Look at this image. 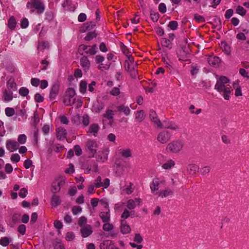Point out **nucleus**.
I'll return each mask as SVG.
<instances>
[{"instance_id":"obj_1","label":"nucleus","mask_w":249,"mask_h":249,"mask_svg":"<svg viewBox=\"0 0 249 249\" xmlns=\"http://www.w3.org/2000/svg\"><path fill=\"white\" fill-rule=\"evenodd\" d=\"M230 80L224 76H220L217 78L214 89L223 95L224 98L228 100L230 99V94L231 88L230 85Z\"/></svg>"},{"instance_id":"obj_2","label":"nucleus","mask_w":249,"mask_h":249,"mask_svg":"<svg viewBox=\"0 0 249 249\" xmlns=\"http://www.w3.org/2000/svg\"><path fill=\"white\" fill-rule=\"evenodd\" d=\"M185 142L181 139H176L168 143L165 147V151L171 155H179L184 150Z\"/></svg>"},{"instance_id":"obj_3","label":"nucleus","mask_w":249,"mask_h":249,"mask_svg":"<svg viewBox=\"0 0 249 249\" xmlns=\"http://www.w3.org/2000/svg\"><path fill=\"white\" fill-rule=\"evenodd\" d=\"M26 7L32 13L36 11L38 14H40L45 10L44 5L40 0H30L27 2Z\"/></svg>"},{"instance_id":"obj_4","label":"nucleus","mask_w":249,"mask_h":249,"mask_svg":"<svg viewBox=\"0 0 249 249\" xmlns=\"http://www.w3.org/2000/svg\"><path fill=\"white\" fill-rule=\"evenodd\" d=\"M165 183V180L163 178H156L153 179L150 185L151 192L154 195H157V193L159 192L158 190L160 184L164 185Z\"/></svg>"},{"instance_id":"obj_5","label":"nucleus","mask_w":249,"mask_h":249,"mask_svg":"<svg viewBox=\"0 0 249 249\" xmlns=\"http://www.w3.org/2000/svg\"><path fill=\"white\" fill-rule=\"evenodd\" d=\"M65 180V178L62 177L56 178L52 184L51 192L53 194L59 192L60 191L61 186L64 184Z\"/></svg>"},{"instance_id":"obj_6","label":"nucleus","mask_w":249,"mask_h":249,"mask_svg":"<svg viewBox=\"0 0 249 249\" xmlns=\"http://www.w3.org/2000/svg\"><path fill=\"white\" fill-rule=\"evenodd\" d=\"M171 135L167 131L160 132L157 135V140L161 144H165L171 139Z\"/></svg>"},{"instance_id":"obj_7","label":"nucleus","mask_w":249,"mask_h":249,"mask_svg":"<svg viewBox=\"0 0 249 249\" xmlns=\"http://www.w3.org/2000/svg\"><path fill=\"white\" fill-rule=\"evenodd\" d=\"M79 50L84 51L86 53L92 55L97 53V47L96 45L88 46L82 44L79 46Z\"/></svg>"},{"instance_id":"obj_8","label":"nucleus","mask_w":249,"mask_h":249,"mask_svg":"<svg viewBox=\"0 0 249 249\" xmlns=\"http://www.w3.org/2000/svg\"><path fill=\"white\" fill-rule=\"evenodd\" d=\"M86 146L89 151V154L92 157L94 156L96 153L97 149L98 146L97 142L94 140H89L87 142Z\"/></svg>"},{"instance_id":"obj_9","label":"nucleus","mask_w":249,"mask_h":249,"mask_svg":"<svg viewBox=\"0 0 249 249\" xmlns=\"http://www.w3.org/2000/svg\"><path fill=\"white\" fill-rule=\"evenodd\" d=\"M6 147L10 152H14L18 149V144L15 141L10 139L6 142Z\"/></svg>"},{"instance_id":"obj_10","label":"nucleus","mask_w":249,"mask_h":249,"mask_svg":"<svg viewBox=\"0 0 249 249\" xmlns=\"http://www.w3.org/2000/svg\"><path fill=\"white\" fill-rule=\"evenodd\" d=\"M80 232L83 237L89 236L92 233V228L90 225H86L81 228Z\"/></svg>"},{"instance_id":"obj_11","label":"nucleus","mask_w":249,"mask_h":249,"mask_svg":"<svg viewBox=\"0 0 249 249\" xmlns=\"http://www.w3.org/2000/svg\"><path fill=\"white\" fill-rule=\"evenodd\" d=\"M142 202L140 198H137L135 200L129 199L127 201L126 207L129 210H132L136 208L137 206H140Z\"/></svg>"},{"instance_id":"obj_12","label":"nucleus","mask_w":249,"mask_h":249,"mask_svg":"<svg viewBox=\"0 0 249 249\" xmlns=\"http://www.w3.org/2000/svg\"><path fill=\"white\" fill-rule=\"evenodd\" d=\"M149 116L151 120L153 122L155 125L159 127L162 126V124L158 118L156 112L154 110H151L150 111Z\"/></svg>"},{"instance_id":"obj_13","label":"nucleus","mask_w":249,"mask_h":249,"mask_svg":"<svg viewBox=\"0 0 249 249\" xmlns=\"http://www.w3.org/2000/svg\"><path fill=\"white\" fill-rule=\"evenodd\" d=\"M163 127L165 128L169 129L174 132L179 133L181 131V128L179 126L173 122H169L164 124Z\"/></svg>"},{"instance_id":"obj_14","label":"nucleus","mask_w":249,"mask_h":249,"mask_svg":"<svg viewBox=\"0 0 249 249\" xmlns=\"http://www.w3.org/2000/svg\"><path fill=\"white\" fill-rule=\"evenodd\" d=\"M157 194L158 197L164 198L172 196L174 194V191L169 188H166L165 189L159 191Z\"/></svg>"},{"instance_id":"obj_15","label":"nucleus","mask_w":249,"mask_h":249,"mask_svg":"<svg viewBox=\"0 0 249 249\" xmlns=\"http://www.w3.org/2000/svg\"><path fill=\"white\" fill-rule=\"evenodd\" d=\"M188 173L191 175H195L199 170V167L198 165L194 163H192L188 165L187 167Z\"/></svg>"},{"instance_id":"obj_16","label":"nucleus","mask_w":249,"mask_h":249,"mask_svg":"<svg viewBox=\"0 0 249 249\" xmlns=\"http://www.w3.org/2000/svg\"><path fill=\"white\" fill-rule=\"evenodd\" d=\"M207 61L210 65L213 67H217L220 63V59L215 56H210L207 58Z\"/></svg>"},{"instance_id":"obj_17","label":"nucleus","mask_w":249,"mask_h":249,"mask_svg":"<svg viewBox=\"0 0 249 249\" xmlns=\"http://www.w3.org/2000/svg\"><path fill=\"white\" fill-rule=\"evenodd\" d=\"M127 59H128L125 61L124 68L126 71H128L131 70L132 67H134L136 64H134L133 58L131 55H128Z\"/></svg>"},{"instance_id":"obj_18","label":"nucleus","mask_w":249,"mask_h":249,"mask_svg":"<svg viewBox=\"0 0 249 249\" xmlns=\"http://www.w3.org/2000/svg\"><path fill=\"white\" fill-rule=\"evenodd\" d=\"M104 107L105 105L103 102L97 100L93 104L92 109L94 112H99L104 108Z\"/></svg>"},{"instance_id":"obj_19","label":"nucleus","mask_w":249,"mask_h":249,"mask_svg":"<svg viewBox=\"0 0 249 249\" xmlns=\"http://www.w3.org/2000/svg\"><path fill=\"white\" fill-rule=\"evenodd\" d=\"M59 89V87L58 85L54 84L53 85L50 92V98L51 100H53L55 99L58 94Z\"/></svg>"},{"instance_id":"obj_20","label":"nucleus","mask_w":249,"mask_h":249,"mask_svg":"<svg viewBox=\"0 0 249 249\" xmlns=\"http://www.w3.org/2000/svg\"><path fill=\"white\" fill-rule=\"evenodd\" d=\"M66 130L63 128L59 127L56 129V136L59 140H64L66 138Z\"/></svg>"},{"instance_id":"obj_21","label":"nucleus","mask_w":249,"mask_h":249,"mask_svg":"<svg viewBox=\"0 0 249 249\" xmlns=\"http://www.w3.org/2000/svg\"><path fill=\"white\" fill-rule=\"evenodd\" d=\"M109 153V151L107 149H106L101 153V154L99 155L97 160L99 162H104L107 160L108 158V155Z\"/></svg>"},{"instance_id":"obj_22","label":"nucleus","mask_w":249,"mask_h":249,"mask_svg":"<svg viewBox=\"0 0 249 249\" xmlns=\"http://www.w3.org/2000/svg\"><path fill=\"white\" fill-rule=\"evenodd\" d=\"M121 231L123 234H127L130 232L131 229L130 226L124 220L121 221Z\"/></svg>"},{"instance_id":"obj_23","label":"nucleus","mask_w":249,"mask_h":249,"mask_svg":"<svg viewBox=\"0 0 249 249\" xmlns=\"http://www.w3.org/2000/svg\"><path fill=\"white\" fill-rule=\"evenodd\" d=\"M80 64L81 66L85 70H88L90 67V62L86 56H83L80 59Z\"/></svg>"},{"instance_id":"obj_24","label":"nucleus","mask_w":249,"mask_h":249,"mask_svg":"<svg viewBox=\"0 0 249 249\" xmlns=\"http://www.w3.org/2000/svg\"><path fill=\"white\" fill-rule=\"evenodd\" d=\"M117 110L120 112H123L125 115L128 116L130 114L131 110L128 107L121 105L117 107Z\"/></svg>"},{"instance_id":"obj_25","label":"nucleus","mask_w":249,"mask_h":249,"mask_svg":"<svg viewBox=\"0 0 249 249\" xmlns=\"http://www.w3.org/2000/svg\"><path fill=\"white\" fill-rule=\"evenodd\" d=\"M114 115V111L110 109H107L105 113L103 114V117L109 121L110 123L112 122L113 116Z\"/></svg>"},{"instance_id":"obj_26","label":"nucleus","mask_w":249,"mask_h":249,"mask_svg":"<svg viewBox=\"0 0 249 249\" xmlns=\"http://www.w3.org/2000/svg\"><path fill=\"white\" fill-rule=\"evenodd\" d=\"M61 203V200L59 196L53 195L51 198V204L53 207H57Z\"/></svg>"},{"instance_id":"obj_27","label":"nucleus","mask_w":249,"mask_h":249,"mask_svg":"<svg viewBox=\"0 0 249 249\" xmlns=\"http://www.w3.org/2000/svg\"><path fill=\"white\" fill-rule=\"evenodd\" d=\"M99 215L103 222L104 223L109 222L110 220L109 210L107 212L100 213Z\"/></svg>"},{"instance_id":"obj_28","label":"nucleus","mask_w":249,"mask_h":249,"mask_svg":"<svg viewBox=\"0 0 249 249\" xmlns=\"http://www.w3.org/2000/svg\"><path fill=\"white\" fill-rule=\"evenodd\" d=\"M112 244V242L110 240H105L100 244V249H110Z\"/></svg>"},{"instance_id":"obj_29","label":"nucleus","mask_w":249,"mask_h":249,"mask_svg":"<svg viewBox=\"0 0 249 249\" xmlns=\"http://www.w3.org/2000/svg\"><path fill=\"white\" fill-rule=\"evenodd\" d=\"M95 26V24L93 22H88L81 28L80 31L82 32H85L93 29Z\"/></svg>"},{"instance_id":"obj_30","label":"nucleus","mask_w":249,"mask_h":249,"mask_svg":"<svg viewBox=\"0 0 249 249\" xmlns=\"http://www.w3.org/2000/svg\"><path fill=\"white\" fill-rule=\"evenodd\" d=\"M119 153L124 158H128L132 156L131 151L129 149H121Z\"/></svg>"},{"instance_id":"obj_31","label":"nucleus","mask_w":249,"mask_h":249,"mask_svg":"<svg viewBox=\"0 0 249 249\" xmlns=\"http://www.w3.org/2000/svg\"><path fill=\"white\" fill-rule=\"evenodd\" d=\"M145 116L143 110L137 111L135 113V119L137 122H141L144 119Z\"/></svg>"},{"instance_id":"obj_32","label":"nucleus","mask_w":249,"mask_h":249,"mask_svg":"<svg viewBox=\"0 0 249 249\" xmlns=\"http://www.w3.org/2000/svg\"><path fill=\"white\" fill-rule=\"evenodd\" d=\"M175 165V161L172 160H169L162 164V167L166 170L170 169Z\"/></svg>"},{"instance_id":"obj_33","label":"nucleus","mask_w":249,"mask_h":249,"mask_svg":"<svg viewBox=\"0 0 249 249\" xmlns=\"http://www.w3.org/2000/svg\"><path fill=\"white\" fill-rule=\"evenodd\" d=\"M220 47L223 52L227 54L231 53V47L227 44L226 42H222L221 43Z\"/></svg>"},{"instance_id":"obj_34","label":"nucleus","mask_w":249,"mask_h":249,"mask_svg":"<svg viewBox=\"0 0 249 249\" xmlns=\"http://www.w3.org/2000/svg\"><path fill=\"white\" fill-rule=\"evenodd\" d=\"M161 45L170 49L172 48V43L169 39L166 38H162L161 40Z\"/></svg>"},{"instance_id":"obj_35","label":"nucleus","mask_w":249,"mask_h":249,"mask_svg":"<svg viewBox=\"0 0 249 249\" xmlns=\"http://www.w3.org/2000/svg\"><path fill=\"white\" fill-rule=\"evenodd\" d=\"M114 229V226L109 222H105L103 225V229L105 231H111Z\"/></svg>"},{"instance_id":"obj_36","label":"nucleus","mask_w":249,"mask_h":249,"mask_svg":"<svg viewBox=\"0 0 249 249\" xmlns=\"http://www.w3.org/2000/svg\"><path fill=\"white\" fill-rule=\"evenodd\" d=\"M99 130V126L97 124H91L89 128V132L90 133H93L94 136H96V134L97 133Z\"/></svg>"},{"instance_id":"obj_37","label":"nucleus","mask_w":249,"mask_h":249,"mask_svg":"<svg viewBox=\"0 0 249 249\" xmlns=\"http://www.w3.org/2000/svg\"><path fill=\"white\" fill-rule=\"evenodd\" d=\"M87 86V83L85 81L82 80L80 82V83L79 85V91L81 93L84 94L86 92Z\"/></svg>"},{"instance_id":"obj_38","label":"nucleus","mask_w":249,"mask_h":249,"mask_svg":"<svg viewBox=\"0 0 249 249\" xmlns=\"http://www.w3.org/2000/svg\"><path fill=\"white\" fill-rule=\"evenodd\" d=\"M4 101L8 102L13 99V93L10 90H5L4 92Z\"/></svg>"},{"instance_id":"obj_39","label":"nucleus","mask_w":249,"mask_h":249,"mask_svg":"<svg viewBox=\"0 0 249 249\" xmlns=\"http://www.w3.org/2000/svg\"><path fill=\"white\" fill-rule=\"evenodd\" d=\"M233 88L235 89V95L236 96H241L242 95L241 87L239 86L238 83H233Z\"/></svg>"},{"instance_id":"obj_40","label":"nucleus","mask_w":249,"mask_h":249,"mask_svg":"<svg viewBox=\"0 0 249 249\" xmlns=\"http://www.w3.org/2000/svg\"><path fill=\"white\" fill-rule=\"evenodd\" d=\"M75 102V99L72 97H70L66 96L64 99V103L66 106H71Z\"/></svg>"},{"instance_id":"obj_41","label":"nucleus","mask_w":249,"mask_h":249,"mask_svg":"<svg viewBox=\"0 0 249 249\" xmlns=\"http://www.w3.org/2000/svg\"><path fill=\"white\" fill-rule=\"evenodd\" d=\"M16 21L14 17H11L8 21V26L9 28L13 30L14 29L16 25Z\"/></svg>"},{"instance_id":"obj_42","label":"nucleus","mask_w":249,"mask_h":249,"mask_svg":"<svg viewBox=\"0 0 249 249\" xmlns=\"http://www.w3.org/2000/svg\"><path fill=\"white\" fill-rule=\"evenodd\" d=\"M27 137L25 134H20L18 136V144H23L26 142Z\"/></svg>"},{"instance_id":"obj_43","label":"nucleus","mask_w":249,"mask_h":249,"mask_svg":"<svg viewBox=\"0 0 249 249\" xmlns=\"http://www.w3.org/2000/svg\"><path fill=\"white\" fill-rule=\"evenodd\" d=\"M87 218L83 216L79 218V220L78 221V224L81 228L82 227H83L84 226H86L87 225Z\"/></svg>"},{"instance_id":"obj_44","label":"nucleus","mask_w":249,"mask_h":249,"mask_svg":"<svg viewBox=\"0 0 249 249\" xmlns=\"http://www.w3.org/2000/svg\"><path fill=\"white\" fill-rule=\"evenodd\" d=\"M10 243V239L7 237H2L0 240V244L4 247L7 246Z\"/></svg>"},{"instance_id":"obj_45","label":"nucleus","mask_w":249,"mask_h":249,"mask_svg":"<svg viewBox=\"0 0 249 249\" xmlns=\"http://www.w3.org/2000/svg\"><path fill=\"white\" fill-rule=\"evenodd\" d=\"M236 12L239 15L244 16L246 13V11L243 7L238 6L236 8Z\"/></svg>"},{"instance_id":"obj_46","label":"nucleus","mask_w":249,"mask_h":249,"mask_svg":"<svg viewBox=\"0 0 249 249\" xmlns=\"http://www.w3.org/2000/svg\"><path fill=\"white\" fill-rule=\"evenodd\" d=\"M93 184L96 188H99L102 186V182L101 181V177L100 176H98L94 180Z\"/></svg>"},{"instance_id":"obj_47","label":"nucleus","mask_w":249,"mask_h":249,"mask_svg":"<svg viewBox=\"0 0 249 249\" xmlns=\"http://www.w3.org/2000/svg\"><path fill=\"white\" fill-rule=\"evenodd\" d=\"M88 172L90 171H92L95 172H98V165L96 163H93L92 164H90V167H89L88 168Z\"/></svg>"},{"instance_id":"obj_48","label":"nucleus","mask_w":249,"mask_h":249,"mask_svg":"<svg viewBox=\"0 0 249 249\" xmlns=\"http://www.w3.org/2000/svg\"><path fill=\"white\" fill-rule=\"evenodd\" d=\"M128 72H129L132 78L135 79L137 77V75H138L137 70H135L134 67H133V66L132 67L131 70L130 71H129Z\"/></svg>"},{"instance_id":"obj_49","label":"nucleus","mask_w":249,"mask_h":249,"mask_svg":"<svg viewBox=\"0 0 249 249\" xmlns=\"http://www.w3.org/2000/svg\"><path fill=\"white\" fill-rule=\"evenodd\" d=\"M178 23L176 21H170L168 25V27L173 30H176L178 28Z\"/></svg>"},{"instance_id":"obj_50","label":"nucleus","mask_w":249,"mask_h":249,"mask_svg":"<svg viewBox=\"0 0 249 249\" xmlns=\"http://www.w3.org/2000/svg\"><path fill=\"white\" fill-rule=\"evenodd\" d=\"M19 93L22 96H25L29 93V90L25 87H22L19 89Z\"/></svg>"},{"instance_id":"obj_51","label":"nucleus","mask_w":249,"mask_h":249,"mask_svg":"<svg viewBox=\"0 0 249 249\" xmlns=\"http://www.w3.org/2000/svg\"><path fill=\"white\" fill-rule=\"evenodd\" d=\"M211 168L210 166H206L203 167L200 170V172L202 175H205L209 174L210 172Z\"/></svg>"},{"instance_id":"obj_52","label":"nucleus","mask_w":249,"mask_h":249,"mask_svg":"<svg viewBox=\"0 0 249 249\" xmlns=\"http://www.w3.org/2000/svg\"><path fill=\"white\" fill-rule=\"evenodd\" d=\"M5 114L7 116H12L15 114V110L13 108L7 107L5 110Z\"/></svg>"},{"instance_id":"obj_53","label":"nucleus","mask_w":249,"mask_h":249,"mask_svg":"<svg viewBox=\"0 0 249 249\" xmlns=\"http://www.w3.org/2000/svg\"><path fill=\"white\" fill-rule=\"evenodd\" d=\"M109 64L101 63L99 64L98 68L101 71H103L108 70L109 68Z\"/></svg>"},{"instance_id":"obj_54","label":"nucleus","mask_w":249,"mask_h":249,"mask_svg":"<svg viewBox=\"0 0 249 249\" xmlns=\"http://www.w3.org/2000/svg\"><path fill=\"white\" fill-rule=\"evenodd\" d=\"M96 36V34L94 32L89 33L85 36V39L87 41H89Z\"/></svg>"},{"instance_id":"obj_55","label":"nucleus","mask_w":249,"mask_h":249,"mask_svg":"<svg viewBox=\"0 0 249 249\" xmlns=\"http://www.w3.org/2000/svg\"><path fill=\"white\" fill-rule=\"evenodd\" d=\"M26 229V226L24 225H23V224H21V225H20L18 227V231L21 234L24 235L25 233Z\"/></svg>"},{"instance_id":"obj_56","label":"nucleus","mask_w":249,"mask_h":249,"mask_svg":"<svg viewBox=\"0 0 249 249\" xmlns=\"http://www.w3.org/2000/svg\"><path fill=\"white\" fill-rule=\"evenodd\" d=\"M20 158L18 154H14L11 156V160L12 162H18L20 160Z\"/></svg>"},{"instance_id":"obj_57","label":"nucleus","mask_w":249,"mask_h":249,"mask_svg":"<svg viewBox=\"0 0 249 249\" xmlns=\"http://www.w3.org/2000/svg\"><path fill=\"white\" fill-rule=\"evenodd\" d=\"M110 93L113 96H117L120 94V90L119 88H113L110 92Z\"/></svg>"},{"instance_id":"obj_58","label":"nucleus","mask_w":249,"mask_h":249,"mask_svg":"<svg viewBox=\"0 0 249 249\" xmlns=\"http://www.w3.org/2000/svg\"><path fill=\"white\" fill-rule=\"evenodd\" d=\"M82 208L79 206H74L72 208V212L73 214L76 215L77 214L81 213Z\"/></svg>"},{"instance_id":"obj_59","label":"nucleus","mask_w":249,"mask_h":249,"mask_svg":"<svg viewBox=\"0 0 249 249\" xmlns=\"http://www.w3.org/2000/svg\"><path fill=\"white\" fill-rule=\"evenodd\" d=\"M31 83L34 87H37L40 83V80L38 78H32L31 79Z\"/></svg>"},{"instance_id":"obj_60","label":"nucleus","mask_w":249,"mask_h":249,"mask_svg":"<svg viewBox=\"0 0 249 249\" xmlns=\"http://www.w3.org/2000/svg\"><path fill=\"white\" fill-rule=\"evenodd\" d=\"M27 193V190L26 188H23L20 190L18 195L20 197L24 198L26 196Z\"/></svg>"},{"instance_id":"obj_61","label":"nucleus","mask_w":249,"mask_h":249,"mask_svg":"<svg viewBox=\"0 0 249 249\" xmlns=\"http://www.w3.org/2000/svg\"><path fill=\"white\" fill-rule=\"evenodd\" d=\"M133 240L137 243H141L142 241V238L140 234L136 233L135 235Z\"/></svg>"},{"instance_id":"obj_62","label":"nucleus","mask_w":249,"mask_h":249,"mask_svg":"<svg viewBox=\"0 0 249 249\" xmlns=\"http://www.w3.org/2000/svg\"><path fill=\"white\" fill-rule=\"evenodd\" d=\"M194 18L198 22H201L205 21L204 18L200 15H199L197 14H195L194 15Z\"/></svg>"},{"instance_id":"obj_63","label":"nucleus","mask_w":249,"mask_h":249,"mask_svg":"<svg viewBox=\"0 0 249 249\" xmlns=\"http://www.w3.org/2000/svg\"><path fill=\"white\" fill-rule=\"evenodd\" d=\"M75 94V90L71 88L68 89L66 96L73 98Z\"/></svg>"},{"instance_id":"obj_64","label":"nucleus","mask_w":249,"mask_h":249,"mask_svg":"<svg viewBox=\"0 0 249 249\" xmlns=\"http://www.w3.org/2000/svg\"><path fill=\"white\" fill-rule=\"evenodd\" d=\"M105 57L101 55H97L95 57V61L98 64L102 63V62L104 61Z\"/></svg>"}]
</instances>
